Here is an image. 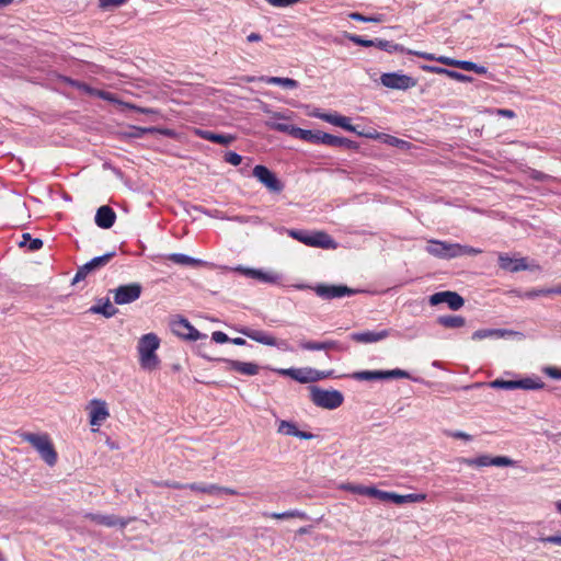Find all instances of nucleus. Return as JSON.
Returning <instances> with one entry per match:
<instances>
[{
  "mask_svg": "<svg viewBox=\"0 0 561 561\" xmlns=\"http://www.w3.org/2000/svg\"><path fill=\"white\" fill-rule=\"evenodd\" d=\"M425 251L432 256L440 260H451L465 255L474 256L482 252L478 248L437 239L428 240L425 247Z\"/></svg>",
  "mask_w": 561,
  "mask_h": 561,
  "instance_id": "f257e3e1",
  "label": "nucleus"
},
{
  "mask_svg": "<svg viewBox=\"0 0 561 561\" xmlns=\"http://www.w3.org/2000/svg\"><path fill=\"white\" fill-rule=\"evenodd\" d=\"M286 233L305 245L325 250L336 249V241L325 231H309L306 229H285Z\"/></svg>",
  "mask_w": 561,
  "mask_h": 561,
  "instance_id": "f03ea898",
  "label": "nucleus"
},
{
  "mask_svg": "<svg viewBox=\"0 0 561 561\" xmlns=\"http://www.w3.org/2000/svg\"><path fill=\"white\" fill-rule=\"evenodd\" d=\"M294 287L299 290L311 289L316 293L318 297H320L323 300H333L343 297H351L360 293L359 289L351 288L344 284L319 283L313 286L308 284H296L294 285Z\"/></svg>",
  "mask_w": 561,
  "mask_h": 561,
  "instance_id": "7ed1b4c3",
  "label": "nucleus"
},
{
  "mask_svg": "<svg viewBox=\"0 0 561 561\" xmlns=\"http://www.w3.org/2000/svg\"><path fill=\"white\" fill-rule=\"evenodd\" d=\"M160 346V340L154 333L144 334L138 342L137 348L139 352L140 366L144 369L152 370L156 369L160 360L156 354Z\"/></svg>",
  "mask_w": 561,
  "mask_h": 561,
  "instance_id": "20e7f679",
  "label": "nucleus"
},
{
  "mask_svg": "<svg viewBox=\"0 0 561 561\" xmlns=\"http://www.w3.org/2000/svg\"><path fill=\"white\" fill-rule=\"evenodd\" d=\"M21 437L36 449L46 465L51 467L57 462V451L47 434L24 432Z\"/></svg>",
  "mask_w": 561,
  "mask_h": 561,
  "instance_id": "39448f33",
  "label": "nucleus"
},
{
  "mask_svg": "<svg viewBox=\"0 0 561 561\" xmlns=\"http://www.w3.org/2000/svg\"><path fill=\"white\" fill-rule=\"evenodd\" d=\"M408 331L410 334L404 335L400 331L397 330H381L378 332L375 331H364V332H353L350 337L352 341L357 343H364V344H371L379 341H382L387 339L388 336H396V337H408V339H414L419 335V331L414 328H409Z\"/></svg>",
  "mask_w": 561,
  "mask_h": 561,
  "instance_id": "423d86ee",
  "label": "nucleus"
},
{
  "mask_svg": "<svg viewBox=\"0 0 561 561\" xmlns=\"http://www.w3.org/2000/svg\"><path fill=\"white\" fill-rule=\"evenodd\" d=\"M350 378L357 381H376L396 378H407L413 381H419L417 378L411 377L409 371L400 368H394L390 370H359L352 373L350 375Z\"/></svg>",
  "mask_w": 561,
  "mask_h": 561,
  "instance_id": "0eeeda50",
  "label": "nucleus"
},
{
  "mask_svg": "<svg viewBox=\"0 0 561 561\" xmlns=\"http://www.w3.org/2000/svg\"><path fill=\"white\" fill-rule=\"evenodd\" d=\"M310 399L320 408L334 410L343 404L344 397L339 390H324L317 386L310 387Z\"/></svg>",
  "mask_w": 561,
  "mask_h": 561,
  "instance_id": "6e6552de",
  "label": "nucleus"
},
{
  "mask_svg": "<svg viewBox=\"0 0 561 561\" xmlns=\"http://www.w3.org/2000/svg\"><path fill=\"white\" fill-rule=\"evenodd\" d=\"M493 389H524V390H539L545 387V382L539 377H525L518 380H504L501 378L494 379L488 383Z\"/></svg>",
  "mask_w": 561,
  "mask_h": 561,
  "instance_id": "1a4fd4ad",
  "label": "nucleus"
},
{
  "mask_svg": "<svg viewBox=\"0 0 561 561\" xmlns=\"http://www.w3.org/2000/svg\"><path fill=\"white\" fill-rule=\"evenodd\" d=\"M279 374L288 376L300 383H309L331 377L334 370H318L314 368L279 369Z\"/></svg>",
  "mask_w": 561,
  "mask_h": 561,
  "instance_id": "9d476101",
  "label": "nucleus"
},
{
  "mask_svg": "<svg viewBox=\"0 0 561 561\" xmlns=\"http://www.w3.org/2000/svg\"><path fill=\"white\" fill-rule=\"evenodd\" d=\"M380 83L392 90L407 91L417 84V80L402 72H385L380 76Z\"/></svg>",
  "mask_w": 561,
  "mask_h": 561,
  "instance_id": "9b49d317",
  "label": "nucleus"
},
{
  "mask_svg": "<svg viewBox=\"0 0 561 561\" xmlns=\"http://www.w3.org/2000/svg\"><path fill=\"white\" fill-rule=\"evenodd\" d=\"M252 175L272 193H280L284 190V183L276 173L263 164L255 165Z\"/></svg>",
  "mask_w": 561,
  "mask_h": 561,
  "instance_id": "f8f14e48",
  "label": "nucleus"
},
{
  "mask_svg": "<svg viewBox=\"0 0 561 561\" xmlns=\"http://www.w3.org/2000/svg\"><path fill=\"white\" fill-rule=\"evenodd\" d=\"M116 255L115 251L107 252L103 255L95 256L91 259L89 262L79 266L75 277L72 278L71 284L75 285L81 280H83L90 273H94L102 267H104L114 256Z\"/></svg>",
  "mask_w": 561,
  "mask_h": 561,
  "instance_id": "ddd939ff",
  "label": "nucleus"
},
{
  "mask_svg": "<svg viewBox=\"0 0 561 561\" xmlns=\"http://www.w3.org/2000/svg\"><path fill=\"white\" fill-rule=\"evenodd\" d=\"M113 294V299L116 305H127L139 299L142 293L140 283H129L119 285L118 287L110 290Z\"/></svg>",
  "mask_w": 561,
  "mask_h": 561,
  "instance_id": "4468645a",
  "label": "nucleus"
},
{
  "mask_svg": "<svg viewBox=\"0 0 561 561\" xmlns=\"http://www.w3.org/2000/svg\"><path fill=\"white\" fill-rule=\"evenodd\" d=\"M172 332L187 341H197L201 339H207V335L201 333L197 329H195L191 322L181 316H178L170 323Z\"/></svg>",
  "mask_w": 561,
  "mask_h": 561,
  "instance_id": "2eb2a0df",
  "label": "nucleus"
},
{
  "mask_svg": "<svg viewBox=\"0 0 561 561\" xmlns=\"http://www.w3.org/2000/svg\"><path fill=\"white\" fill-rule=\"evenodd\" d=\"M201 356L209 362L225 363L228 365L229 370L237 371L241 375L255 376L260 371V366L256 363L241 362V360L224 358V357L214 358L204 353H201Z\"/></svg>",
  "mask_w": 561,
  "mask_h": 561,
  "instance_id": "dca6fc26",
  "label": "nucleus"
},
{
  "mask_svg": "<svg viewBox=\"0 0 561 561\" xmlns=\"http://www.w3.org/2000/svg\"><path fill=\"white\" fill-rule=\"evenodd\" d=\"M459 462L469 467H508L514 465V460L506 456L480 455L476 458H459Z\"/></svg>",
  "mask_w": 561,
  "mask_h": 561,
  "instance_id": "f3484780",
  "label": "nucleus"
},
{
  "mask_svg": "<svg viewBox=\"0 0 561 561\" xmlns=\"http://www.w3.org/2000/svg\"><path fill=\"white\" fill-rule=\"evenodd\" d=\"M237 332L241 333L242 335L261 343L263 345L267 346H276L280 350H287V342L286 341H277L274 336L271 334L261 331V330H254L249 327H240L236 329Z\"/></svg>",
  "mask_w": 561,
  "mask_h": 561,
  "instance_id": "a211bd4d",
  "label": "nucleus"
},
{
  "mask_svg": "<svg viewBox=\"0 0 561 561\" xmlns=\"http://www.w3.org/2000/svg\"><path fill=\"white\" fill-rule=\"evenodd\" d=\"M428 302L433 307L446 304L450 310L457 311L463 307L465 299L456 291L444 290L431 295L428 297Z\"/></svg>",
  "mask_w": 561,
  "mask_h": 561,
  "instance_id": "6ab92c4d",
  "label": "nucleus"
},
{
  "mask_svg": "<svg viewBox=\"0 0 561 561\" xmlns=\"http://www.w3.org/2000/svg\"><path fill=\"white\" fill-rule=\"evenodd\" d=\"M314 117L322 119L329 124L341 127L344 130L354 133L358 136H366L364 133L358 131L356 126L351 124V118L347 116H343L337 113H320L316 112L312 114Z\"/></svg>",
  "mask_w": 561,
  "mask_h": 561,
  "instance_id": "aec40b11",
  "label": "nucleus"
},
{
  "mask_svg": "<svg viewBox=\"0 0 561 561\" xmlns=\"http://www.w3.org/2000/svg\"><path fill=\"white\" fill-rule=\"evenodd\" d=\"M148 134H160L163 136H171L173 131L168 128L160 127H139V126H128L125 130L119 133L123 139H140L144 138Z\"/></svg>",
  "mask_w": 561,
  "mask_h": 561,
  "instance_id": "412c9836",
  "label": "nucleus"
},
{
  "mask_svg": "<svg viewBox=\"0 0 561 561\" xmlns=\"http://www.w3.org/2000/svg\"><path fill=\"white\" fill-rule=\"evenodd\" d=\"M497 263L500 268L511 273H517L520 271L528 270L526 259L511 257L507 253H500Z\"/></svg>",
  "mask_w": 561,
  "mask_h": 561,
  "instance_id": "4be33fe9",
  "label": "nucleus"
},
{
  "mask_svg": "<svg viewBox=\"0 0 561 561\" xmlns=\"http://www.w3.org/2000/svg\"><path fill=\"white\" fill-rule=\"evenodd\" d=\"M116 220V213L107 205H103L98 208L94 221L95 225L101 229H110L114 226Z\"/></svg>",
  "mask_w": 561,
  "mask_h": 561,
  "instance_id": "5701e85b",
  "label": "nucleus"
},
{
  "mask_svg": "<svg viewBox=\"0 0 561 561\" xmlns=\"http://www.w3.org/2000/svg\"><path fill=\"white\" fill-rule=\"evenodd\" d=\"M237 271L241 272L247 277L256 279L264 284H275L278 282L279 276L276 274L267 273L260 268H251V267H237Z\"/></svg>",
  "mask_w": 561,
  "mask_h": 561,
  "instance_id": "b1692460",
  "label": "nucleus"
},
{
  "mask_svg": "<svg viewBox=\"0 0 561 561\" xmlns=\"http://www.w3.org/2000/svg\"><path fill=\"white\" fill-rule=\"evenodd\" d=\"M89 95L96 96V98H99L101 100H105V101H108V102H112V103L123 104V102L118 101V99L116 98L115 93H112V92L105 91V90L95 89L93 87L91 88V92H90ZM124 105H125V103H124ZM126 106H128L129 108L135 110L137 112H140V113L158 114V111H156L153 108L137 107L135 105H129V104H126Z\"/></svg>",
  "mask_w": 561,
  "mask_h": 561,
  "instance_id": "393cba45",
  "label": "nucleus"
},
{
  "mask_svg": "<svg viewBox=\"0 0 561 561\" xmlns=\"http://www.w3.org/2000/svg\"><path fill=\"white\" fill-rule=\"evenodd\" d=\"M85 517L98 525L106 526V527H119L125 528L127 526V522L123 518L112 514V515H103V514H94L89 513Z\"/></svg>",
  "mask_w": 561,
  "mask_h": 561,
  "instance_id": "a878e982",
  "label": "nucleus"
},
{
  "mask_svg": "<svg viewBox=\"0 0 561 561\" xmlns=\"http://www.w3.org/2000/svg\"><path fill=\"white\" fill-rule=\"evenodd\" d=\"M195 134L204 140H208L210 142L222 146H228L236 140L233 135L215 133L208 129H196Z\"/></svg>",
  "mask_w": 561,
  "mask_h": 561,
  "instance_id": "bb28decb",
  "label": "nucleus"
},
{
  "mask_svg": "<svg viewBox=\"0 0 561 561\" xmlns=\"http://www.w3.org/2000/svg\"><path fill=\"white\" fill-rule=\"evenodd\" d=\"M92 408L90 410V424L92 426H99L108 416V410L106 403L101 400H92Z\"/></svg>",
  "mask_w": 561,
  "mask_h": 561,
  "instance_id": "cd10ccee",
  "label": "nucleus"
},
{
  "mask_svg": "<svg viewBox=\"0 0 561 561\" xmlns=\"http://www.w3.org/2000/svg\"><path fill=\"white\" fill-rule=\"evenodd\" d=\"M421 69L426 72L445 75V76H447L456 81H459V82H472L473 81V78L470 76L458 72L456 70H449L447 68L438 67V66L422 65Z\"/></svg>",
  "mask_w": 561,
  "mask_h": 561,
  "instance_id": "c85d7f7f",
  "label": "nucleus"
},
{
  "mask_svg": "<svg viewBox=\"0 0 561 561\" xmlns=\"http://www.w3.org/2000/svg\"><path fill=\"white\" fill-rule=\"evenodd\" d=\"M89 312L102 314L108 319L114 317L118 312V309L113 306L108 298H102L98 300L96 305L90 307Z\"/></svg>",
  "mask_w": 561,
  "mask_h": 561,
  "instance_id": "c756f323",
  "label": "nucleus"
},
{
  "mask_svg": "<svg viewBox=\"0 0 561 561\" xmlns=\"http://www.w3.org/2000/svg\"><path fill=\"white\" fill-rule=\"evenodd\" d=\"M512 334H515V332L506 329H480L472 333L471 339L474 341H480L489 337L501 339Z\"/></svg>",
  "mask_w": 561,
  "mask_h": 561,
  "instance_id": "7c9ffc66",
  "label": "nucleus"
},
{
  "mask_svg": "<svg viewBox=\"0 0 561 561\" xmlns=\"http://www.w3.org/2000/svg\"><path fill=\"white\" fill-rule=\"evenodd\" d=\"M167 259L179 265L204 266L208 264L206 261L190 256L184 253H171L167 256Z\"/></svg>",
  "mask_w": 561,
  "mask_h": 561,
  "instance_id": "2f4dec72",
  "label": "nucleus"
},
{
  "mask_svg": "<svg viewBox=\"0 0 561 561\" xmlns=\"http://www.w3.org/2000/svg\"><path fill=\"white\" fill-rule=\"evenodd\" d=\"M374 47H377L378 49L389 54H407V48L403 45L382 38H375Z\"/></svg>",
  "mask_w": 561,
  "mask_h": 561,
  "instance_id": "473e14b6",
  "label": "nucleus"
},
{
  "mask_svg": "<svg viewBox=\"0 0 561 561\" xmlns=\"http://www.w3.org/2000/svg\"><path fill=\"white\" fill-rule=\"evenodd\" d=\"M324 131L322 130H312V129H304L300 128L298 131V139L313 144V145H324L323 136Z\"/></svg>",
  "mask_w": 561,
  "mask_h": 561,
  "instance_id": "72a5a7b5",
  "label": "nucleus"
},
{
  "mask_svg": "<svg viewBox=\"0 0 561 561\" xmlns=\"http://www.w3.org/2000/svg\"><path fill=\"white\" fill-rule=\"evenodd\" d=\"M426 500V494L424 493H409V494H398L393 492L392 503L397 505H403L407 503H421Z\"/></svg>",
  "mask_w": 561,
  "mask_h": 561,
  "instance_id": "f704fd0d",
  "label": "nucleus"
},
{
  "mask_svg": "<svg viewBox=\"0 0 561 561\" xmlns=\"http://www.w3.org/2000/svg\"><path fill=\"white\" fill-rule=\"evenodd\" d=\"M437 323L444 328L456 329L463 327L466 323V319L461 316L456 314L439 316L437 318Z\"/></svg>",
  "mask_w": 561,
  "mask_h": 561,
  "instance_id": "c9c22d12",
  "label": "nucleus"
},
{
  "mask_svg": "<svg viewBox=\"0 0 561 561\" xmlns=\"http://www.w3.org/2000/svg\"><path fill=\"white\" fill-rule=\"evenodd\" d=\"M22 240L19 242V247L26 248L31 252L38 251L43 248L44 242L39 238H33L31 233H22Z\"/></svg>",
  "mask_w": 561,
  "mask_h": 561,
  "instance_id": "e433bc0d",
  "label": "nucleus"
},
{
  "mask_svg": "<svg viewBox=\"0 0 561 561\" xmlns=\"http://www.w3.org/2000/svg\"><path fill=\"white\" fill-rule=\"evenodd\" d=\"M344 489L354 494L366 495V496H370V497H375V499L379 491V489H377L376 486H366V485H362V484H352V483L344 485Z\"/></svg>",
  "mask_w": 561,
  "mask_h": 561,
  "instance_id": "4c0bfd02",
  "label": "nucleus"
},
{
  "mask_svg": "<svg viewBox=\"0 0 561 561\" xmlns=\"http://www.w3.org/2000/svg\"><path fill=\"white\" fill-rule=\"evenodd\" d=\"M58 81L60 83H64V84H67L73 89H77L79 91H82L84 92L85 94H90L91 92V85H89L88 83L83 82V81H79V80H76V79H72L70 77H67V76H59L58 77Z\"/></svg>",
  "mask_w": 561,
  "mask_h": 561,
  "instance_id": "58836bf2",
  "label": "nucleus"
},
{
  "mask_svg": "<svg viewBox=\"0 0 561 561\" xmlns=\"http://www.w3.org/2000/svg\"><path fill=\"white\" fill-rule=\"evenodd\" d=\"M264 81L268 84L280 85L285 89H296L299 85L298 81L291 78L267 77Z\"/></svg>",
  "mask_w": 561,
  "mask_h": 561,
  "instance_id": "ea45409f",
  "label": "nucleus"
},
{
  "mask_svg": "<svg viewBox=\"0 0 561 561\" xmlns=\"http://www.w3.org/2000/svg\"><path fill=\"white\" fill-rule=\"evenodd\" d=\"M264 516L276 519L300 518L307 519V514L299 510H290L283 513H264Z\"/></svg>",
  "mask_w": 561,
  "mask_h": 561,
  "instance_id": "a19ab883",
  "label": "nucleus"
},
{
  "mask_svg": "<svg viewBox=\"0 0 561 561\" xmlns=\"http://www.w3.org/2000/svg\"><path fill=\"white\" fill-rule=\"evenodd\" d=\"M348 18L353 21L363 23H380L383 21L382 14L364 15L359 12H352L348 14Z\"/></svg>",
  "mask_w": 561,
  "mask_h": 561,
  "instance_id": "79ce46f5",
  "label": "nucleus"
},
{
  "mask_svg": "<svg viewBox=\"0 0 561 561\" xmlns=\"http://www.w3.org/2000/svg\"><path fill=\"white\" fill-rule=\"evenodd\" d=\"M185 489H190L191 491L198 493H206L213 495V491L217 490L216 484L214 483H204V482H193L186 483Z\"/></svg>",
  "mask_w": 561,
  "mask_h": 561,
  "instance_id": "37998d69",
  "label": "nucleus"
},
{
  "mask_svg": "<svg viewBox=\"0 0 561 561\" xmlns=\"http://www.w3.org/2000/svg\"><path fill=\"white\" fill-rule=\"evenodd\" d=\"M459 69L466 70V71H472V72H476V73L482 75V76H485L489 73V70L486 67L478 65V64H476L473 61H469V60H461V62L459 64Z\"/></svg>",
  "mask_w": 561,
  "mask_h": 561,
  "instance_id": "c03bdc74",
  "label": "nucleus"
},
{
  "mask_svg": "<svg viewBox=\"0 0 561 561\" xmlns=\"http://www.w3.org/2000/svg\"><path fill=\"white\" fill-rule=\"evenodd\" d=\"M298 428L296 424L291 421H280L278 424L277 432L284 435L294 436L296 437L298 433Z\"/></svg>",
  "mask_w": 561,
  "mask_h": 561,
  "instance_id": "a18cd8bd",
  "label": "nucleus"
},
{
  "mask_svg": "<svg viewBox=\"0 0 561 561\" xmlns=\"http://www.w3.org/2000/svg\"><path fill=\"white\" fill-rule=\"evenodd\" d=\"M344 37L354 43L355 45L363 46V47H371L375 45V39H367L364 38L360 35L352 34V33H344Z\"/></svg>",
  "mask_w": 561,
  "mask_h": 561,
  "instance_id": "49530a36",
  "label": "nucleus"
},
{
  "mask_svg": "<svg viewBox=\"0 0 561 561\" xmlns=\"http://www.w3.org/2000/svg\"><path fill=\"white\" fill-rule=\"evenodd\" d=\"M273 129L280 133H286L294 138H298V131L300 130V127L290 124L275 123L273 125Z\"/></svg>",
  "mask_w": 561,
  "mask_h": 561,
  "instance_id": "de8ad7c7",
  "label": "nucleus"
},
{
  "mask_svg": "<svg viewBox=\"0 0 561 561\" xmlns=\"http://www.w3.org/2000/svg\"><path fill=\"white\" fill-rule=\"evenodd\" d=\"M548 290H549V288H534V289L526 290L523 293L518 291L517 296L520 298L534 299V298H537L540 296H549Z\"/></svg>",
  "mask_w": 561,
  "mask_h": 561,
  "instance_id": "09e8293b",
  "label": "nucleus"
},
{
  "mask_svg": "<svg viewBox=\"0 0 561 561\" xmlns=\"http://www.w3.org/2000/svg\"><path fill=\"white\" fill-rule=\"evenodd\" d=\"M183 208L186 211V214L191 215L192 211H198L206 216L214 217L215 215L211 213V210L203 207L202 205H193L188 202L183 203Z\"/></svg>",
  "mask_w": 561,
  "mask_h": 561,
  "instance_id": "8fccbe9b",
  "label": "nucleus"
},
{
  "mask_svg": "<svg viewBox=\"0 0 561 561\" xmlns=\"http://www.w3.org/2000/svg\"><path fill=\"white\" fill-rule=\"evenodd\" d=\"M224 160L225 162L237 167L241 164L243 157L236 151H228L225 153Z\"/></svg>",
  "mask_w": 561,
  "mask_h": 561,
  "instance_id": "3c124183",
  "label": "nucleus"
},
{
  "mask_svg": "<svg viewBox=\"0 0 561 561\" xmlns=\"http://www.w3.org/2000/svg\"><path fill=\"white\" fill-rule=\"evenodd\" d=\"M127 0H99V7L103 10L119 8L126 3Z\"/></svg>",
  "mask_w": 561,
  "mask_h": 561,
  "instance_id": "603ef678",
  "label": "nucleus"
},
{
  "mask_svg": "<svg viewBox=\"0 0 561 561\" xmlns=\"http://www.w3.org/2000/svg\"><path fill=\"white\" fill-rule=\"evenodd\" d=\"M342 139L343 137L335 136L329 133L324 134L323 136L324 145L330 147H341Z\"/></svg>",
  "mask_w": 561,
  "mask_h": 561,
  "instance_id": "864d4df0",
  "label": "nucleus"
},
{
  "mask_svg": "<svg viewBox=\"0 0 561 561\" xmlns=\"http://www.w3.org/2000/svg\"><path fill=\"white\" fill-rule=\"evenodd\" d=\"M300 347L306 351H323L322 347V341H302L300 342Z\"/></svg>",
  "mask_w": 561,
  "mask_h": 561,
  "instance_id": "5fc2aeb1",
  "label": "nucleus"
},
{
  "mask_svg": "<svg viewBox=\"0 0 561 561\" xmlns=\"http://www.w3.org/2000/svg\"><path fill=\"white\" fill-rule=\"evenodd\" d=\"M322 350L323 351H329V350H335V351H344L345 347L339 342V341H334V340H327V341H322Z\"/></svg>",
  "mask_w": 561,
  "mask_h": 561,
  "instance_id": "6e6d98bb",
  "label": "nucleus"
},
{
  "mask_svg": "<svg viewBox=\"0 0 561 561\" xmlns=\"http://www.w3.org/2000/svg\"><path fill=\"white\" fill-rule=\"evenodd\" d=\"M542 371L549 376L552 379L561 380V369L553 367V366H547L542 369Z\"/></svg>",
  "mask_w": 561,
  "mask_h": 561,
  "instance_id": "4d7b16f0",
  "label": "nucleus"
},
{
  "mask_svg": "<svg viewBox=\"0 0 561 561\" xmlns=\"http://www.w3.org/2000/svg\"><path fill=\"white\" fill-rule=\"evenodd\" d=\"M211 340L215 343L224 344V343H229L230 337L222 331H215L211 334Z\"/></svg>",
  "mask_w": 561,
  "mask_h": 561,
  "instance_id": "13d9d810",
  "label": "nucleus"
},
{
  "mask_svg": "<svg viewBox=\"0 0 561 561\" xmlns=\"http://www.w3.org/2000/svg\"><path fill=\"white\" fill-rule=\"evenodd\" d=\"M216 489L217 490L213 491V495H215V496H220L222 494H227V495H237L238 494V492L231 488L220 486V485L216 484Z\"/></svg>",
  "mask_w": 561,
  "mask_h": 561,
  "instance_id": "bf43d9fd",
  "label": "nucleus"
},
{
  "mask_svg": "<svg viewBox=\"0 0 561 561\" xmlns=\"http://www.w3.org/2000/svg\"><path fill=\"white\" fill-rule=\"evenodd\" d=\"M436 61H438V62H440L443 65H446V66L455 67V68H459V64L461 62V60L454 59V58L446 57V56L437 57Z\"/></svg>",
  "mask_w": 561,
  "mask_h": 561,
  "instance_id": "052dcab7",
  "label": "nucleus"
},
{
  "mask_svg": "<svg viewBox=\"0 0 561 561\" xmlns=\"http://www.w3.org/2000/svg\"><path fill=\"white\" fill-rule=\"evenodd\" d=\"M407 54L408 55H414V56H417V57L426 59V60H436V58H437L434 54H430V53H425V51L411 50V49H408V48H407Z\"/></svg>",
  "mask_w": 561,
  "mask_h": 561,
  "instance_id": "680f3d73",
  "label": "nucleus"
},
{
  "mask_svg": "<svg viewBox=\"0 0 561 561\" xmlns=\"http://www.w3.org/2000/svg\"><path fill=\"white\" fill-rule=\"evenodd\" d=\"M376 499L380 502L392 503L393 492L379 490Z\"/></svg>",
  "mask_w": 561,
  "mask_h": 561,
  "instance_id": "e2e57ef3",
  "label": "nucleus"
},
{
  "mask_svg": "<svg viewBox=\"0 0 561 561\" xmlns=\"http://www.w3.org/2000/svg\"><path fill=\"white\" fill-rule=\"evenodd\" d=\"M493 112L497 116H501V117H506V118H514V117H516V113L513 110H510V108H495V110H493Z\"/></svg>",
  "mask_w": 561,
  "mask_h": 561,
  "instance_id": "0e129e2a",
  "label": "nucleus"
},
{
  "mask_svg": "<svg viewBox=\"0 0 561 561\" xmlns=\"http://www.w3.org/2000/svg\"><path fill=\"white\" fill-rule=\"evenodd\" d=\"M539 541L541 542H548V543H554L561 546V535H553L548 537H540Z\"/></svg>",
  "mask_w": 561,
  "mask_h": 561,
  "instance_id": "69168bd1",
  "label": "nucleus"
},
{
  "mask_svg": "<svg viewBox=\"0 0 561 561\" xmlns=\"http://www.w3.org/2000/svg\"><path fill=\"white\" fill-rule=\"evenodd\" d=\"M387 144H389L391 146L399 147V148H403L404 146L408 145V142L405 140H402V139L397 138L394 136H388Z\"/></svg>",
  "mask_w": 561,
  "mask_h": 561,
  "instance_id": "338daca9",
  "label": "nucleus"
},
{
  "mask_svg": "<svg viewBox=\"0 0 561 561\" xmlns=\"http://www.w3.org/2000/svg\"><path fill=\"white\" fill-rule=\"evenodd\" d=\"M543 435L547 437L548 440L558 444L561 440V432L559 433H551L549 431H545Z\"/></svg>",
  "mask_w": 561,
  "mask_h": 561,
  "instance_id": "774afa93",
  "label": "nucleus"
}]
</instances>
